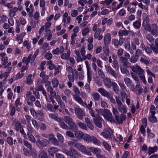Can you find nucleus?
I'll use <instances>...</instances> for the list:
<instances>
[{
  "instance_id": "1",
  "label": "nucleus",
  "mask_w": 158,
  "mask_h": 158,
  "mask_svg": "<svg viewBox=\"0 0 158 158\" xmlns=\"http://www.w3.org/2000/svg\"><path fill=\"white\" fill-rule=\"evenodd\" d=\"M124 56L122 57L120 62L123 64L124 66L126 67H129L130 66V63L128 62V59L130 58V55L127 52L124 53Z\"/></svg>"
},
{
  "instance_id": "2",
  "label": "nucleus",
  "mask_w": 158,
  "mask_h": 158,
  "mask_svg": "<svg viewBox=\"0 0 158 158\" xmlns=\"http://www.w3.org/2000/svg\"><path fill=\"white\" fill-rule=\"evenodd\" d=\"M103 112L105 114H103V115L105 118L109 120L110 122L115 123L114 119L112 118V114L109 110L104 109L103 110Z\"/></svg>"
},
{
  "instance_id": "3",
  "label": "nucleus",
  "mask_w": 158,
  "mask_h": 158,
  "mask_svg": "<svg viewBox=\"0 0 158 158\" xmlns=\"http://www.w3.org/2000/svg\"><path fill=\"white\" fill-rule=\"evenodd\" d=\"M49 143V141L46 139H42V140L38 139L36 141V144L39 147L43 148L47 146Z\"/></svg>"
},
{
  "instance_id": "4",
  "label": "nucleus",
  "mask_w": 158,
  "mask_h": 158,
  "mask_svg": "<svg viewBox=\"0 0 158 158\" xmlns=\"http://www.w3.org/2000/svg\"><path fill=\"white\" fill-rule=\"evenodd\" d=\"M75 113L77 117L80 119H82L83 117L85 116V114L81 109L78 107H75L74 108Z\"/></svg>"
},
{
  "instance_id": "5",
  "label": "nucleus",
  "mask_w": 158,
  "mask_h": 158,
  "mask_svg": "<svg viewBox=\"0 0 158 158\" xmlns=\"http://www.w3.org/2000/svg\"><path fill=\"white\" fill-rule=\"evenodd\" d=\"M149 32L153 35L157 37L158 36V27L155 23H153L151 26Z\"/></svg>"
},
{
  "instance_id": "6",
  "label": "nucleus",
  "mask_w": 158,
  "mask_h": 158,
  "mask_svg": "<svg viewBox=\"0 0 158 158\" xmlns=\"http://www.w3.org/2000/svg\"><path fill=\"white\" fill-rule=\"evenodd\" d=\"M76 150L72 148H70L69 150L68 156L70 158H78V156L80 155Z\"/></svg>"
},
{
  "instance_id": "7",
  "label": "nucleus",
  "mask_w": 158,
  "mask_h": 158,
  "mask_svg": "<svg viewBox=\"0 0 158 158\" xmlns=\"http://www.w3.org/2000/svg\"><path fill=\"white\" fill-rule=\"evenodd\" d=\"M94 121L95 125L98 127L101 128L102 127V123L104 122L103 119L100 116L96 117L94 118Z\"/></svg>"
},
{
  "instance_id": "8",
  "label": "nucleus",
  "mask_w": 158,
  "mask_h": 158,
  "mask_svg": "<svg viewBox=\"0 0 158 158\" xmlns=\"http://www.w3.org/2000/svg\"><path fill=\"white\" fill-rule=\"evenodd\" d=\"M106 71L108 73L112 76L114 78H116L118 76V74L110 66H106Z\"/></svg>"
},
{
  "instance_id": "9",
  "label": "nucleus",
  "mask_w": 158,
  "mask_h": 158,
  "mask_svg": "<svg viewBox=\"0 0 158 158\" xmlns=\"http://www.w3.org/2000/svg\"><path fill=\"white\" fill-rule=\"evenodd\" d=\"M149 21V20L148 17H146L145 19H144L143 21L142 26L144 27L143 29L144 30L149 32L151 26L150 24H148V23Z\"/></svg>"
},
{
  "instance_id": "10",
  "label": "nucleus",
  "mask_w": 158,
  "mask_h": 158,
  "mask_svg": "<svg viewBox=\"0 0 158 158\" xmlns=\"http://www.w3.org/2000/svg\"><path fill=\"white\" fill-rule=\"evenodd\" d=\"M124 41V40L123 38L122 37H120L119 40L115 39L113 40L112 42L114 45L115 47V48H117L119 45L120 46L122 45Z\"/></svg>"
},
{
  "instance_id": "11",
  "label": "nucleus",
  "mask_w": 158,
  "mask_h": 158,
  "mask_svg": "<svg viewBox=\"0 0 158 158\" xmlns=\"http://www.w3.org/2000/svg\"><path fill=\"white\" fill-rule=\"evenodd\" d=\"M101 31L102 29L101 28H99L97 29L94 35V39H98V40H100L102 39L103 36L101 34Z\"/></svg>"
},
{
  "instance_id": "12",
  "label": "nucleus",
  "mask_w": 158,
  "mask_h": 158,
  "mask_svg": "<svg viewBox=\"0 0 158 158\" xmlns=\"http://www.w3.org/2000/svg\"><path fill=\"white\" fill-rule=\"evenodd\" d=\"M78 147L79 149L84 153L88 155H90L91 154V153L88 151V148H86L84 145L80 144L79 145Z\"/></svg>"
},
{
  "instance_id": "13",
  "label": "nucleus",
  "mask_w": 158,
  "mask_h": 158,
  "mask_svg": "<svg viewBox=\"0 0 158 158\" xmlns=\"http://www.w3.org/2000/svg\"><path fill=\"white\" fill-rule=\"evenodd\" d=\"M111 35L109 33H107L104 38V43L105 46H108L110 43Z\"/></svg>"
},
{
  "instance_id": "14",
  "label": "nucleus",
  "mask_w": 158,
  "mask_h": 158,
  "mask_svg": "<svg viewBox=\"0 0 158 158\" xmlns=\"http://www.w3.org/2000/svg\"><path fill=\"white\" fill-rule=\"evenodd\" d=\"M44 114L42 111L40 110L38 111L37 114L35 118L39 120L43 121L44 120Z\"/></svg>"
},
{
  "instance_id": "15",
  "label": "nucleus",
  "mask_w": 158,
  "mask_h": 158,
  "mask_svg": "<svg viewBox=\"0 0 158 158\" xmlns=\"http://www.w3.org/2000/svg\"><path fill=\"white\" fill-rule=\"evenodd\" d=\"M98 91L102 96L107 98L108 97H109V95L110 94L109 93L107 92L106 90L102 88H98Z\"/></svg>"
},
{
  "instance_id": "16",
  "label": "nucleus",
  "mask_w": 158,
  "mask_h": 158,
  "mask_svg": "<svg viewBox=\"0 0 158 158\" xmlns=\"http://www.w3.org/2000/svg\"><path fill=\"white\" fill-rule=\"evenodd\" d=\"M68 129L71 130L72 131L74 132L77 130V126L74 122H73L68 124Z\"/></svg>"
},
{
  "instance_id": "17",
  "label": "nucleus",
  "mask_w": 158,
  "mask_h": 158,
  "mask_svg": "<svg viewBox=\"0 0 158 158\" xmlns=\"http://www.w3.org/2000/svg\"><path fill=\"white\" fill-rule=\"evenodd\" d=\"M132 70L138 75L142 73H145L144 71L140 66L138 65L135 68H133Z\"/></svg>"
},
{
  "instance_id": "18",
  "label": "nucleus",
  "mask_w": 158,
  "mask_h": 158,
  "mask_svg": "<svg viewBox=\"0 0 158 158\" xmlns=\"http://www.w3.org/2000/svg\"><path fill=\"white\" fill-rule=\"evenodd\" d=\"M58 151V149L57 148L52 147L49 148L48 150V152H49L50 157H52L54 156V153Z\"/></svg>"
},
{
  "instance_id": "19",
  "label": "nucleus",
  "mask_w": 158,
  "mask_h": 158,
  "mask_svg": "<svg viewBox=\"0 0 158 158\" xmlns=\"http://www.w3.org/2000/svg\"><path fill=\"white\" fill-rule=\"evenodd\" d=\"M158 149V147L155 146L153 147H149L148 148V154L149 155H150L156 152Z\"/></svg>"
},
{
  "instance_id": "20",
  "label": "nucleus",
  "mask_w": 158,
  "mask_h": 158,
  "mask_svg": "<svg viewBox=\"0 0 158 158\" xmlns=\"http://www.w3.org/2000/svg\"><path fill=\"white\" fill-rule=\"evenodd\" d=\"M155 45L152 46L153 52L156 54L158 53V38H156L155 40Z\"/></svg>"
},
{
  "instance_id": "21",
  "label": "nucleus",
  "mask_w": 158,
  "mask_h": 158,
  "mask_svg": "<svg viewBox=\"0 0 158 158\" xmlns=\"http://www.w3.org/2000/svg\"><path fill=\"white\" fill-rule=\"evenodd\" d=\"M74 132H75L74 134L76 138L78 139H82L84 135V133L83 132L79 131H77V130Z\"/></svg>"
},
{
  "instance_id": "22",
  "label": "nucleus",
  "mask_w": 158,
  "mask_h": 158,
  "mask_svg": "<svg viewBox=\"0 0 158 158\" xmlns=\"http://www.w3.org/2000/svg\"><path fill=\"white\" fill-rule=\"evenodd\" d=\"M146 39L148 40V41L152 44H153L154 43V38L152 35L150 34H147L145 35Z\"/></svg>"
},
{
  "instance_id": "23",
  "label": "nucleus",
  "mask_w": 158,
  "mask_h": 158,
  "mask_svg": "<svg viewBox=\"0 0 158 158\" xmlns=\"http://www.w3.org/2000/svg\"><path fill=\"white\" fill-rule=\"evenodd\" d=\"M146 69H147L146 70L147 73L148 75L150 76L148 79H152V78H155V74L152 73L149 69H148L147 67H146Z\"/></svg>"
},
{
  "instance_id": "24",
  "label": "nucleus",
  "mask_w": 158,
  "mask_h": 158,
  "mask_svg": "<svg viewBox=\"0 0 158 158\" xmlns=\"http://www.w3.org/2000/svg\"><path fill=\"white\" fill-rule=\"evenodd\" d=\"M70 54V51H68L67 53H64L62 54L61 56V57L63 60H67L69 57Z\"/></svg>"
},
{
  "instance_id": "25",
  "label": "nucleus",
  "mask_w": 158,
  "mask_h": 158,
  "mask_svg": "<svg viewBox=\"0 0 158 158\" xmlns=\"http://www.w3.org/2000/svg\"><path fill=\"white\" fill-rule=\"evenodd\" d=\"M91 136L88 134H84L82 139L84 141L87 142L88 143L91 142Z\"/></svg>"
},
{
  "instance_id": "26",
  "label": "nucleus",
  "mask_w": 158,
  "mask_h": 158,
  "mask_svg": "<svg viewBox=\"0 0 158 158\" xmlns=\"http://www.w3.org/2000/svg\"><path fill=\"white\" fill-rule=\"evenodd\" d=\"M59 122V125L62 128L65 130L68 129V127L62 121L61 119H60Z\"/></svg>"
},
{
  "instance_id": "27",
  "label": "nucleus",
  "mask_w": 158,
  "mask_h": 158,
  "mask_svg": "<svg viewBox=\"0 0 158 158\" xmlns=\"http://www.w3.org/2000/svg\"><path fill=\"white\" fill-rule=\"evenodd\" d=\"M49 141L54 145H57L59 144L58 141L55 137L50 138L49 139Z\"/></svg>"
},
{
  "instance_id": "28",
  "label": "nucleus",
  "mask_w": 158,
  "mask_h": 158,
  "mask_svg": "<svg viewBox=\"0 0 158 158\" xmlns=\"http://www.w3.org/2000/svg\"><path fill=\"white\" fill-rule=\"evenodd\" d=\"M135 88L138 92V95H139L143 92V89L139 84H137L135 86Z\"/></svg>"
},
{
  "instance_id": "29",
  "label": "nucleus",
  "mask_w": 158,
  "mask_h": 158,
  "mask_svg": "<svg viewBox=\"0 0 158 158\" xmlns=\"http://www.w3.org/2000/svg\"><path fill=\"white\" fill-rule=\"evenodd\" d=\"M123 53V50L122 48H121L119 49L117 53V56L119 58V60L120 61L122 57V55Z\"/></svg>"
},
{
  "instance_id": "30",
  "label": "nucleus",
  "mask_w": 158,
  "mask_h": 158,
  "mask_svg": "<svg viewBox=\"0 0 158 158\" xmlns=\"http://www.w3.org/2000/svg\"><path fill=\"white\" fill-rule=\"evenodd\" d=\"M91 142H92L94 144L99 145L100 143V141L94 136H91Z\"/></svg>"
},
{
  "instance_id": "31",
  "label": "nucleus",
  "mask_w": 158,
  "mask_h": 158,
  "mask_svg": "<svg viewBox=\"0 0 158 158\" xmlns=\"http://www.w3.org/2000/svg\"><path fill=\"white\" fill-rule=\"evenodd\" d=\"M104 84L108 88H110L112 85L111 80H103Z\"/></svg>"
},
{
  "instance_id": "32",
  "label": "nucleus",
  "mask_w": 158,
  "mask_h": 158,
  "mask_svg": "<svg viewBox=\"0 0 158 158\" xmlns=\"http://www.w3.org/2000/svg\"><path fill=\"white\" fill-rule=\"evenodd\" d=\"M150 47L147 46L146 47V48L144 50L145 52L148 54H150L152 53V50L153 51V48H152V46H154L153 44H150Z\"/></svg>"
},
{
  "instance_id": "33",
  "label": "nucleus",
  "mask_w": 158,
  "mask_h": 158,
  "mask_svg": "<svg viewBox=\"0 0 158 158\" xmlns=\"http://www.w3.org/2000/svg\"><path fill=\"white\" fill-rule=\"evenodd\" d=\"M15 122H16V124L15 129L16 131H18L22 127L21 124L20 122H18V121L16 122V119H15L13 121V123Z\"/></svg>"
},
{
  "instance_id": "34",
  "label": "nucleus",
  "mask_w": 158,
  "mask_h": 158,
  "mask_svg": "<svg viewBox=\"0 0 158 158\" xmlns=\"http://www.w3.org/2000/svg\"><path fill=\"white\" fill-rule=\"evenodd\" d=\"M99 148L93 147H89L88 148V151L90 152H92L94 154H96L98 152Z\"/></svg>"
},
{
  "instance_id": "35",
  "label": "nucleus",
  "mask_w": 158,
  "mask_h": 158,
  "mask_svg": "<svg viewBox=\"0 0 158 158\" xmlns=\"http://www.w3.org/2000/svg\"><path fill=\"white\" fill-rule=\"evenodd\" d=\"M102 144L105 149L108 152H110L111 150V146L105 141L102 142Z\"/></svg>"
},
{
  "instance_id": "36",
  "label": "nucleus",
  "mask_w": 158,
  "mask_h": 158,
  "mask_svg": "<svg viewBox=\"0 0 158 158\" xmlns=\"http://www.w3.org/2000/svg\"><path fill=\"white\" fill-rule=\"evenodd\" d=\"M63 120L66 123H68V124L73 122V120L72 118L68 116L64 117Z\"/></svg>"
},
{
  "instance_id": "37",
  "label": "nucleus",
  "mask_w": 158,
  "mask_h": 158,
  "mask_svg": "<svg viewBox=\"0 0 158 158\" xmlns=\"http://www.w3.org/2000/svg\"><path fill=\"white\" fill-rule=\"evenodd\" d=\"M118 35L120 36H123L124 35L127 36L128 34V31L125 30H120L118 32Z\"/></svg>"
},
{
  "instance_id": "38",
  "label": "nucleus",
  "mask_w": 158,
  "mask_h": 158,
  "mask_svg": "<svg viewBox=\"0 0 158 158\" xmlns=\"http://www.w3.org/2000/svg\"><path fill=\"white\" fill-rule=\"evenodd\" d=\"M18 11V9L17 7H15L13 9L11 10L10 13L9 15L10 17H14L15 15V13Z\"/></svg>"
},
{
  "instance_id": "39",
  "label": "nucleus",
  "mask_w": 158,
  "mask_h": 158,
  "mask_svg": "<svg viewBox=\"0 0 158 158\" xmlns=\"http://www.w3.org/2000/svg\"><path fill=\"white\" fill-rule=\"evenodd\" d=\"M29 139L32 142L35 143L36 140L34 136L31 133H27Z\"/></svg>"
},
{
  "instance_id": "40",
  "label": "nucleus",
  "mask_w": 158,
  "mask_h": 158,
  "mask_svg": "<svg viewBox=\"0 0 158 158\" xmlns=\"http://www.w3.org/2000/svg\"><path fill=\"white\" fill-rule=\"evenodd\" d=\"M40 158H48V156L47 155V153L44 151H42L39 155Z\"/></svg>"
},
{
  "instance_id": "41",
  "label": "nucleus",
  "mask_w": 158,
  "mask_h": 158,
  "mask_svg": "<svg viewBox=\"0 0 158 158\" xmlns=\"http://www.w3.org/2000/svg\"><path fill=\"white\" fill-rule=\"evenodd\" d=\"M92 97L94 100L95 101L99 100L100 98V95L97 92L93 94Z\"/></svg>"
},
{
  "instance_id": "42",
  "label": "nucleus",
  "mask_w": 158,
  "mask_h": 158,
  "mask_svg": "<svg viewBox=\"0 0 158 158\" xmlns=\"http://www.w3.org/2000/svg\"><path fill=\"white\" fill-rule=\"evenodd\" d=\"M74 98L76 101L79 103L81 104H83V101L80 97L75 95L74 96Z\"/></svg>"
},
{
  "instance_id": "43",
  "label": "nucleus",
  "mask_w": 158,
  "mask_h": 158,
  "mask_svg": "<svg viewBox=\"0 0 158 158\" xmlns=\"http://www.w3.org/2000/svg\"><path fill=\"white\" fill-rule=\"evenodd\" d=\"M140 61L145 64L148 65L149 63L150 60L149 59L146 58H141L140 59Z\"/></svg>"
},
{
  "instance_id": "44",
  "label": "nucleus",
  "mask_w": 158,
  "mask_h": 158,
  "mask_svg": "<svg viewBox=\"0 0 158 158\" xmlns=\"http://www.w3.org/2000/svg\"><path fill=\"white\" fill-rule=\"evenodd\" d=\"M56 137L59 142L61 143H63L64 140L63 136L60 133H57Z\"/></svg>"
},
{
  "instance_id": "45",
  "label": "nucleus",
  "mask_w": 158,
  "mask_h": 158,
  "mask_svg": "<svg viewBox=\"0 0 158 158\" xmlns=\"http://www.w3.org/2000/svg\"><path fill=\"white\" fill-rule=\"evenodd\" d=\"M133 25L135 28L139 29L140 27L141 23L139 21L137 20L133 23Z\"/></svg>"
},
{
  "instance_id": "46",
  "label": "nucleus",
  "mask_w": 158,
  "mask_h": 158,
  "mask_svg": "<svg viewBox=\"0 0 158 158\" xmlns=\"http://www.w3.org/2000/svg\"><path fill=\"white\" fill-rule=\"evenodd\" d=\"M148 120L152 123H156L157 122V118L154 116H150L148 118Z\"/></svg>"
},
{
  "instance_id": "47",
  "label": "nucleus",
  "mask_w": 158,
  "mask_h": 158,
  "mask_svg": "<svg viewBox=\"0 0 158 158\" xmlns=\"http://www.w3.org/2000/svg\"><path fill=\"white\" fill-rule=\"evenodd\" d=\"M127 10L130 14L134 13L135 12V8L131 7L130 6H129L127 7Z\"/></svg>"
},
{
  "instance_id": "48",
  "label": "nucleus",
  "mask_w": 158,
  "mask_h": 158,
  "mask_svg": "<svg viewBox=\"0 0 158 158\" xmlns=\"http://www.w3.org/2000/svg\"><path fill=\"white\" fill-rule=\"evenodd\" d=\"M31 150V154L33 158H36L37 157V151L35 149L32 148Z\"/></svg>"
},
{
  "instance_id": "49",
  "label": "nucleus",
  "mask_w": 158,
  "mask_h": 158,
  "mask_svg": "<svg viewBox=\"0 0 158 158\" xmlns=\"http://www.w3.org/2000/svg\"><path fill=\"white\" fill-rule=\"evenodd\" d=\"M98 73L100 77L104 78L105 77V74L102 70L100 69H98Z\"/></svg>"
},
{
  "instance_id": "50",
  "label": "nucleus",
  "mask_w": 158,
  "mask_h": 158,
  "mask_svg": "<svg viewBox=\"0 0 158 158\" xmlns=\"http://www.w3.org/2000/svg\"><path fill=\"white\" fill-rule=\"evenodd\" d=\"M78 125L82 129L85 130H87V128L86 125L83 123L81 122H79L78 123Z\"/></svg>"
},
{
  "instance_id": "51",
  "label": "nucleus",
  "mask_w": 158,
  "mask_h": 158,
  "mask_svg": "<svg viewBox=\"0 0 158 158\" xmlns=\"http://www.w3.org/2000/svg\"><path fill=\"white\" fill-rule=\"evenodd\" d=\"M138 59V58L134 55L131 56L130 59V61L131 63H135Z\"/></svg>"
},
{
  "instance_id": "52",
  "label": "nucleus",
  "mask_w": 158,
  "mask_h": 158,
  "mask_svg": "<svg viewBox=\"0 0 158 158\" xmlns=\"http://www.w3.org/2000/svg\"><path fill=\"white\" fill-rule=\"evenodd\" d=\"M102 134L106 138H108L111 135L109 131H106L105 132H102Z\"/></svg>"
},
{
  "instance_id": "53",
  "label": "nucleus",
  "mask_w": 158,
  "mask_h": 158,
  "mask_svg": "<svg viewBox=\"0 0 158 158\" xmlns=\"http://www.w3.org/2000/svg\"><path fill=\"white\" fill-rule=\"evenodd\" d=\"M52 85L54 88L57 87L59 85L58 80H52Z\"/></svg>"
},
{
  "instance_id": "54",
  "label": "nucleus",
  "mask_w": 158,
  "mask_h": 158,
  "mask_svg": "<svg viewBox=\"0 0 158 158\" xmlns=\"http://www.w3.org/2000/svg\"><path fill=\"white\" fill-rule=\"evenodd\" d=\"M24 154L26 156H29L31 155V152L27 148H24L23 149Z\"/></svg>"
},
{
  "instance_id": "55",
  "label": "nucleus",
  "mask_w": 158,
  "mask_h": 158,
  "mask_svg": "<svg viewBox=\"0 0 158 158\" xmlns=\"http://www.w3.org/2000/svg\"><path fill=\"white\" fill-rule=\"evenodd\" d=\"M51 23L50 22H46L45 24V31L46 32H47L48 31H49V33L51 32V31L50 30L48 29V28H49L51 25Z\"/></svg>"
},
{
  "instance_id": "56",
  "label": "nucleus",
  "mask_w": 158,
  "mask_h": 158,
  "mask_svg": "<svg viewBox=\"0 0 158 158\" xmlns=\"http://www.w3.org/2000/svg\"><path fill=\"white\" fill-rule=\"evenodd\" d=\"M6 142L10 146H12L13 145V139L10 136L8 137L7 138Z\"/></svg>"
},
{
  "instance_id": "57",
  "label": "nucleus",
  "mask_w": 158,
  "mask_h": 158,
  "mask_svg": "<svg viewBox=\"0 0 158 158\" xmlns=\"http://www.w3.org/2000/svg\"><path fill=\"white\" fill-rule=\"evenodd\" d=\"M24 144L26 147L30 149L32 148V146L31 143L28 141L25 140L23 141Z\"/></svg>"
},
{
  "instance_id": "58",
  "label": "nucleus",
  "mask_w": 158,
  "mask_h": 158,
  "mask_svg": "<svg viewBox=\"0 0 158 158\" xmlns=\"http://www.w3.org/2000/svg\"><path fill=\"white\" fill-rule=\"evenodd\" d=\"M127 91H123L121 93V95L122 98V101L124 100V99H126L127 98V94L126 93Z\"/></svg>"
},
{
  "instance_id": "59",
  "label": "nucleus",
  "mask_w": 158,
  "mask_h": 158,
  "mask_svg": "<svg viewBox=\"0 0 158 158\" xmlns=\"http://www.w3.org/2000/svg\"><path fill=\"white\" fill-rule=\"evenodd\" d=\"M9 72H5L3 73H2L0 75V78L1 79L4 78L6 79L8 76Z\"/></svg>"
},
{
  "instance_id": "60",
  "label": "nucleus",
  "mask_w": 158,
  "mask_h": 158,
  "mask_svg": "<svg viewBox=\"0 0 158 158\" xmlns=\"http://www.w3.org/2000/svg\"><path fill=\"white\" fill-rule=\"evenodd\" d=\"M146 127H145V126H143V125H141L140 126V132L143 134V135H145L146 134L145 132V128Z\"/></svg>"
},
{
  "instance_id": "61",
  "label": "nucleus",
  "mask_w": 158,
  "mask_h": 158,
  "mask_svg": "<svg viewBox=\"0 0 158 158\" xmlns=\"http://www.w3.org/2000/svg\"><path fill=\"white\" fill-rule=\"evenodd\" d=\"M23 46H26L28 49H29L31 47L30 44L28 43L27 40L24 41L23 43Z\"/></svg>"
},
{
  "instance_id": "62",
  "label": "nucleus",
  "mask_w": 158,
  "mask_h": 158,
  "mask_svg": "<svg viewBox=\"0 0 158 158\" xmlns=\"http://www.w3.org/2000/svg\"><path fill=\"white\" fill-rule=\"evenodd\" d=\"M47 108L49 111L53 112V105L51 104L48 103L47 105Z\"/></svg>"
},
{
  "instance_id": "63",
  "label": "nucleus",
  "mask_w": 158,
  "mask_h": 158,
  "mask_svg": "<svg viewBox=\"0 0 158 158\" xmlns=\"http://www.w3.org/2000/svg\"><path fill=\"white\" fill-rule=\"evenodd\" d=\"M120 69L121 72L123 73H124L127 75L129 74V71L127 70L126 68L123 67L122 68L121 66H120Z\"/></svg>"
},
{
  "instance_id": "64",
  "label": "nucleus",
  "mask_w": 158,
  "mask_h": 158,
  "mask_svg": "<svg viewBox=\"0 0 158 158\" xmlns=\"http://www.w3.org/2000/svg\"><path fill=\"white\" fill-rule=\"evenodd\" d=\"M130 155V153L128 151H125L123 153L121 158H127L128 156Z\"/></svg>"
}]
</instances>
